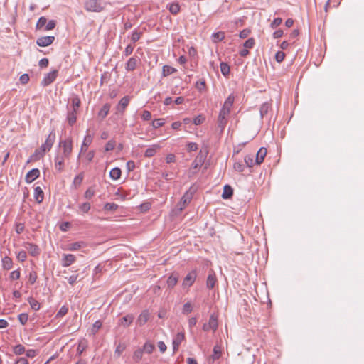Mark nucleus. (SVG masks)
<instances>
[{
	"mask_svg": "<svg viewBox=\"0 0 364 364\" xmlns=\"http://www.w3.org/2000/svg\"><path fill=\"white\" fill-rule=\"evenodd\" d=\"M47 23V18L44 16L41 17L37 23H36V28H41L43 26L46 25Z\"/></svg>",
	"mask_w": 364,
	"mask_h": 364,
	"instance_id": "680f3d73",
	"label": "nucleus"
},
{
	"mask_svg": "<svg viewBox=\"0 0 364 364\" xmlns=\"http://www.w3.org/2000/svg\"><path fill=\"white\" fill-rule=\"evenodd\" d=\"M55 137V133L54 130H52L47 136L45 142L41 146L43 149H45L46 151H49L51 149L53 145L54 144Z\"/></svg>",
	"mask_w": 364,
	"mask_h": 364,
	"instance_id": "423d86ee",
	"label": "nucleus"
},
{
	"mask_svg": "<svg viewBox=\"0 0 364 364\" xmlns=\"http://www.w3.org/2000/svg\"><path fill=\"white\" fill-rule=\"evenodd\" d=\"M254 156L253 155H247L245 157V162L248 167H252L253 165L255 164V161L253 160Z\"/></svg>",
	"mask_w": 364,
	"mask_h": 364,
	"instance_id": "09e8293b",
	"label": "nucleus"
},
{
	"mask_svg": "<svg viewBox=\"0 0 364 364\" xmlns=\"http://www.w3.org/2000/svg\"><path fill=\"white\" fill-rule=\"evenodd\" d=\"M92 138L90 135H87L85 136L82 144L81 145L80 152L79 156L81 154V153L86 151L87 150L90 144L92 143Z\"/></svg>",
	"mask_w": 364,
	"mask_h": 364,
	"instance_id": "393cba45",
	"label": "nucleus"
},
{
	"mask_svg": "<svg viewBox=\"0 0 364 364\" xmlns=\"http://www.w3.org/2000/svg\"><path fill=\"white\" fill-rule=\"evenodd\" d=\"M133 321L134 316L132 314H127L119 320V325L124 327H127L133 322Z\"/></svg>",
	"mask_w": 364,
	"mask_h": 364,
	"instance_id": "a878e982",
	"label": "nucleus"
},
{
	"mask_svg": "<svg viewBox=\"0 0 364 364\" xmlns=\"http://www.w3.org/2000/svg\"><path fill=\"white\" fill-rule=\"evenodd\" d=\"M84 245L83 242H76L68 245L67 250L70 251H75L80 249Z\"/></svg>",
	"mask_w": 364,
	"mask_h": 364,
	"instance_id": "4c0bfd02",
	"label": "nucleus"
},
{
	"mask_svg": "<svg viewBox=\"0 0 364 364\" xmlns=\"http://www.w3.org/2000/svg\"><path fill=\"white\" fill-rule=\"evenodd\" d=\"M68 312V308L66 306H63L56 314V318H60L66 315Z\"/></svg>",
	"mask_w": 364,
	"mask_h": 364,
	"instance_id": "de8ad7c7",
	"label": "nucleus"
},
{
	"mask_svg": "<svg viewBox=\"0 0 364 364\" xmlns=\"http://www.w3.org/2000/svg\"><path fill=\"white\" fill-rule=\"evenodd\" d=\"M160 148H161V146L159 144H154V145L151 146L150 147H149L146 150V151L144 153V156L146 157H151L156 154V151Z\"/></svg>",
	"mask_w": 364,
	"mask_h": 364,
	"instance_id": "c85d7f7f",
	"label": "nucleus"
},
{
	"mask_svg": "<svg viewBox=\"0 0 364 364\" xmlns=\"http://www.w3.org/2000/svg\"><path fill=\"white\" fill-rule=\"evenodd\" d=\"M197 274L196 270H193L187 274L183 279L182 282V287L183 288H189L191 287L196 281Z\"/></svg>",
	"mask_w": 364,
	"mask_h": 364,
	"instance_id": "20e7f679",
	"label": "nucleus"
},
{
	"mask_svg": "<svg viewBox=\"0 0 364 364\" xmlns=\"http://www.w3.org/2000/svg\"><path fill=\"white\" fill-rule=\"evenodd\" d=\"M106 5L107 2L102 0H87L84 4V8L88 12L100 13L105 9Z\"/></svg>",
	"mask_w": 364,
	"mask_h": 364,
	"instance_id": "f257e3e1",
	"label": "nucleus"
},
{
	"mask_svg": "<svg viewBox=\"0 0 364 364\" xmlns=\"http://www.w3.org/2000/svg\"><path fill=\"white\" fill-rule=\"evenodd\" d=\"M149 318V313L147 310H144L138 316L136 324L139 326H144Z\"/></svg>",
	"mask_w": 364,
	"mask_h": 364,
	"instance_id": "a211bd4d",
	"label": "nucleus"
},
{
	"mask_svg": "<svg viewBox=\"0 0 364 364\" xmlns=\"http://www.w3.org/2000/svg\"><path fill=\"white\" fill-rule=\"evenodd\" d=\"M46 153L45 149H43L41 146L39 149L35 150L34 153L31 155L29 159L27 161V164L31 161H37L42 159Z\"/></svg>",
	"mask_w": 364,
	"mask_h": 364,
	"instance_id": "9d476101",
	"label": "nucleus"
},
{
	"mask_svg": "<svg viewBox=\"0 0 364 364\" xmlns=\"http://www.w3.org/2000/svg\"><path fill=\"white\" fill-rule=\"evenodd\" d=\"M80 100L77 97H74L72 99V107L71 109L78 110L80 106Z\"/></svg>",
	"mask_w": 364,
	"mask_h": 364,
	"instance_id": "49530a36",
	"label": "nucleus"
},
{
	"mask_svg": "<svg viewBox=\"0 0 364 364\" xmlns=\"http://www.w3.org/2000/svg\"><path fill=\"white\" fill-rule=\"evenodd\" d=\"M138 63V59L136 57L130 58L126 63V70L128 71H132L136 69Z\"/></svg>",
	"mask_w": 364,
	"mask_h": 364,
	"instance_id": "4be33fe9",
	"label": "nucleus"
},
{
	"mask_svg": "<svg viewBox=\"0 0 364 364\" xmlns=\"http://www.w3.org/2000/svg\"><path fill=\"white\" fill-rule=\"evenodd\" d=\"M34 198L38 203H41L44 198V193L41 188L37 186L34 189Z\"/></svg>",
	"mask_w": 364,
	"mask_h": 364,
	"instance_id": "bb28decb",
	"label": "nucleus"
},
{
	"mask_svg": "<svg viewBox=\"0 0 364 364\" xmlns=\"http://www.w3.org/2000/svg\"><path fill=\"white\" fill-rule=\"evenodd\" d=\"M40 176V171L38 168H33L28 171L26 176L25 180L26 183H31Z\"/></svg>",
	"mask_w": 364,
	"mask_h": 364,
	"instance_id": "ddd939ff",
	"label": "nucleus"
},
{
	"mask_svg": "<svg viewBox=\"0 0 364 364\" xmlns=\"http://www.w3.org/2000/svg\"><path fill=\"white\" fill-rule=\"evenodd\" d=\"M187 151L188 152L196 151L198 149V145L194 142H189L186 146Z\"/></svg>",
	"mask_w": 364,
	"mask_h": 364,
	"instance_id": "e2e57ef3",
	"label": "nucleus"
},
{
	"mask_svg": "<svg viewBox=\"0 0 364 364\" xmlns=\"http://www.w3.org/2000/svg\"><path fill=\"white\" fill-rule=\"evenodd\" d=\"M168 9L172 14L176 15L180 11V6L178 3H173L170 4Z\"/></svg>",
	"mask_w": 364,
	"mask_h": 364,
	"instance_id": "37998d69",
	"label": "nucleus"
},
{
	"mask_svg": "<svg viewBox=\"0 0 364 364\" xmlns=\"http://www.w3.org/2000/svg\"><path fill=\"white\" fill-rule=\"evenodd\" d=\"M143 353V350H141V348H138L136 350L132 355L133 360L136 363H139L142 359Z\"/></svg>",
	"mask_w": 364,
	"mask_h": 364,
	"instance_id": "e433bc0d",
	"label": "nucleus"
},
{
	"mask_svg": "<svg viewBox=\"0 0 364 364\" xmlns=\"http://www.w3.org/2000/svg\"><path fill=\"white\" fill-rule=\"evenodd\" d=\"M118 208V205L114 203H107L105 205V210L114 211Z\"/></svg>",
	"mask_w": 364,
	"mask_h": 364,
	"instance_id": "864d4df0",
	"label": "nucleus"
},
{
	"mask_svg": "<svg viewBox=\"0 0 364 364\" xmlns=\"http://www.w3.org/2000/svg\"><path fill=\"white\" fill-rule=\"evenodd\" d=\"M235 101V97L232 95H230L225 100L221 109L225 110L230 113L231 108Z\"/></svg>",
	"mask_w": 364,
	"mask_h": 364,
	"instance_id": "aec40b11",
	"label": "nucleus"
},
{
	"mask_svg": "<svg viewBox=\"0 0 364 364\" xmlns=\"http://www.w3.org/2000/svg\"><path fill=\"white\" fill-rule=\"evenodd\" d=\"M57 76H58V70H54L48 73L43 77V79L41 82V85L44 87L50 85L56 79Z\"/></svg>",
	"mask_w": 364,
	"mask_h": 364,
	"instance_id": "1a4fd4ad",
	"label": "nucleus"
},
{
	"mask_svg": "<svg viewBox=\"0 0 364 364\" xmlns=\"http://www.w3.org/2000/svg\"><path fill=\"white\" fill-rule=\"evenodd\" d=\"M177 70L176 68L169 66V65H164L162 68V75L164 77H166L169 75H171L174 73H176Z\"/></svg>",
	"mask_w": 364,
	"mask_h": 364,
	"instance_id": "c9c22d12",
	"label": "nucleus"
},
{
	"mask_svg": "<svg viewBox=\"0 0 364 364\" xmlns=\"http://www.w3.org/2000/svg\"><path fill=\"white\" fill-rule=\"evenodd\" d=\"M154 348H155V346L154 344H152L149 342H146L144 343V345L143 346V348H141V350H143V353L145 352L148 354H151V353H152Z\"/></svg>",
	"mask_w": 364,
	"mask_h": 364,
	"instance_id": "58836bf2",
	"label": "nucleus"
},
{
	"mask_svg": "<svg viewBox=\"0 0 364 364\" xmlns=\"http://www.w3.org/2000/svg\"><path fill=\"white\" fill-rule=\"evenodd\" d=\"M109 109L110 105L107 103L105 104L98 113L99 117L102 119L105 118L109 113Z\"/></svg>",
	"mask_w": 364,
	"mask_h": 364,
	"instance_id": "f704fd0d",
	"label": "nucleus"
},
{
	"mask_svg": "<svg viewBox=\"0 0 364 364\" xmlns=\"http://www.w3.org/2000/svg\"><path fill=\"white\" fill-rule=\"evenodd\" d=\"M229 114L230 112L220 109L218 117V124L221 130H223L225 127L228 123Z\"/></svg>",
	"mask_w": 364,
	"mask_h": 364,
	"instance_id": "0eeeda50",
	"label": "nucleus"
},
{
	"mask_svg": "<svg viewBox=\"0 0 364 364\" xmlns=\"http://www.w3.org/2000/svg\"><path fill=\"white\" fill-rule=\"evenodd\" d=\"M17 259L21 262H24L27 258L26 252L24 250L19 251L16 255Z\"/></svg>",
	"mask_w": 364,
	"mask_h": 364,
	"instance_id": "13d9d810",
	"label": "nucleus"
},
{
	"mask_svg": "<svg viewBox=\"0 0 364 364\" xmlns=\"http://www.w3.org/2000/svg\"><path fill=\"white\" fill-rule=\"evenodd\" d=\"M54 40V36H42L37 39L36 44L41 47H46L51 45Z\"/></svg>",
	"mask_w": 364,
	"mask_h": 364,
	"instance_id": "9b49d317",
	"label": "nucleus"
},
{
	"mask_svg": "<svg viewBox=\"0 0 364 364\" xmlns=\"http://www.w3.org/2000/svg\"><path fill=\"white\" fill-rule=\"evenodd\" d=\"M218 318L214 314H212L209 318L208 323L203 325V330L208 331L211 329L213 331H215L218 328Z\"/></svg>",
	"mask_w": 364,
	"mask_h": 364,
	"instance_id": "39448f33",
	"label": "nucleus"
},
{
	"mask_svg": "<svg viewBox=\"0 0 364 364\" xmlns=\"http://www.w3.org/2000/svg\"><path fill=\"white\" fill-rule=\"evenodd\" d=\"M28 302H29V304L31 305V307L33 310L38 311L40 309L41 304L37 300H36L33 298H29Z\"/></svg>",
	"mask_w": 364,
	"mask_h": 364,
	"instance_id": "c03bdc74",
	"label": "nucleus"
},
{
	"mask_svg": "<svg viewBox=\"0 0 364 364\" xmlns=\"http://www.w3.org/2000/svg\"><path fill=\"white\" fill-rule=\"evenodd\" d=\"M37 277V273L35 271H31L28 275V282L31 284H33L36 282Z\"/></svg>",
	"mask_w": 364,
	"mask_h": 364,
	"instance_id": "3c124183",
	"label": "nucleus"
},
{
	"mask_svg": "<svg viewBox=\"0 0 364 364\" xmlns=\"http://www.w3.org/2000/svg\"><path fill=\"white\" fill-rule=\"evenodd\" d=\"M58 148L60 154H63V157L70 158L73 152V139L71 137H68L65 139H60L58 143Z\"/></svg>",
	"mask_w": 364,
	"mask_h": 364,
	"instance_id": "f03ea898",
	"label": "nucleus"
},
{
	"mask_svg": "<svg viewBox=\"0 0 364 364\" xmlns=\"http://www.w3.org/2000/svg\"><path fill=\"white\" fill-rule=\"evenodd\" d=\"M164 123L165 122L164 119H158L152 122V126L154 129H157L162 127L164 124Z\"/></svg>",
	"mask_w": 364,
	"mask_h": 364,
	"instance_id": "5fc2aeb1",
	"label": "nucleus"
},
{
	"mask_svg": "<svg viewBox=\"0 0 364 364\" xmlns=\"http://www.w3.org/2000/svg\"><path fill=\"white\" fill-rule=\"evenodd\" d=\"M193 309H192V305L191 304V303L189 302H187L186 304H184L183 306V313L184 314H188L189 313H191Z\"/></svg>",
	"mask_w": 364,
	"mask_h": 364,
	"instance_id": "052dcab7",
	"label": "nucleus"
},
{
	"mask_svg": "<svg viewBox=\"0 0 364 364\" xmlns=\"http://www.w3.org/2000/svg\"><path fill=\"white\" fill-rule=\"evenodd\" d=\"M76 260V257L73 254H63L62 259V265L69 267Z\"/></svg>",
	"mask_w": 364,
	"mask_h": 364,
	"instance_id": "2eb2a0df",
	"label": "nucleus"
},
{
	"mask_svg": "<svg viewBox=\"0 0 364 364\" xmlns=\"http://www.w3.org/2000/svg\"><path fill=\"white\" fill-rule=\"evenodd\" d=\"M21 273L19 269L14 270L10 274V279L11 280H17L20 278Z\"/></svg>",
	"mask_w": 364,
	"mask_h": 364,
	"instance_id": "0e129e2a",
	"label": "nucleus"
},
{
	"mask_svg": "<svg viewBox=\"0 0 364 364\" xmlns=\"http://www.w3.org/2000/svg\"><path fill=\"white\" fill-rule=\"evenodd\" d=\"M233 194V189L229 185H225L223 188V192L222 194V197L223 199L230 198Z\"/></svg>",
	"mask_w": 364,
	"mask_h": 364,
	"instance_id": "473e14b6",
	"label": "nucleus"
},
{
	"mask_svg": "<svg viewBox=\"0 0 364 364\" xmlns=\"http://www.w3.org/2000/svg\"><path fill=\"white\" fill-rule=\"evenodd\" d=\"M68 159V157H63L62 154L58 153L54 158L55 169L59 172L63 171L65 166V160Z\"/></svg>",
	"mask_w": 364,
	"mask_h": 364,
	"instance_id": "6e6552de",
	"label": "nucleus"
},
{
	"mask_svg": "<svg viewBox=\"0 0 364 364\" xmlns=\"http://www.w3.org/2000/svg\"><path fill=\"white\" fill-rule=\"evenodd\" d=\"M115 147V141L113 140L109 141L105 147L106 151H112Z\"/></svg>",
	"mask_w": 364,
	"mask_h": 364,
	"instance_id": "338daca9",
	"label": "nucleus"
},
{
	"mask_svg": "<svg viewBox=\"0 0 364 364\" xmlns=\"http://www.w3.org/2000/svg\"><path fill=\"white\" fill-rule=\"evenodd\" d=\"M217 282V278L214 272H211L208 274L206 281V287L208 289H213Z\"/></svg>",
	"mask_w": 364,
	"mask_h": 364,
	"instance_id": "cd10ccee",
	"label": "nucleus"
},
{
	"mask_svg": "<svg viewBox=\"0 0 364 364\" xmlns=\"http://www.w3.org/2000/svg\"><path fill=\"white\" fill-rule=\"evenodd\" d=\"M2 267L6 270H9L13 267V261L11 257L5 256L2 259Z\"/></svg>",
	"mask_w": 364,
	"mask_h": 364,
	"instance_id": "7c9ffc66",
	"label": "nucleus"
},
{
	"mask_svg": "<svg viewBox=\"0 0 364 364\" xmlns=\"http://www.w3.org/2000/svg\"><path fill=\"white\" fill-rule=\"evenodd\" d=\"M235 101V97L232 95H230L225 100L221 109L225 110L230 113L231 108Z\"/></svg>",
	"mask_w": 364,
	"mask_h": 364,
	"instance_id": "6ab92c4d",
	"label": "nucleus"
},
{
	"mask_svg": "<svg viewBox=\"0 0 364 364\" xmlns=\"http://www.w3.org/2000/svg\"><path fill=\"white\" fill-rule=\"evenodd\" d=\"M212 38H213V41L214 43H218V42L221 41L222 40L224 39L225 33L223 32H221V31L217 32V33H214L212 35Z\"/></svg>",
	"mask_w": 364,
	"mask_h": 364,
	"instance_id": "a19ab883",
	"label": "nucleus"
},
{
	"mask_svg": "<svg viewBox=\"0 0 364 364\" xmlns=\"http://www.w3.org/2000/svg\"><path fill=\"white\" fill-rule=\"evenodd\" d=\"M208 154V151L207 147H205L204 149H200L199 153L198 154L196 159V161L199 163V164H203L207 157V155Z\"/></svg>",
	"mask_w": 364,
	"mask_h": 364,
	"instance_id": "5701e85b",
	"label": "nucleus"
},
{
	"mask_svg": "<svg viewBox=\"0 0 364 364\" xmlns=\"http://www.w3.org/2000/svg\"><path fill=\"white\" fill-rule=\"evenodd\" d=\"M255 45V39L253 38H248L243 44L244 47L247 49L252 48Z\"/></svg>",
	"mask_w": 364,
	"mask_h": 364,
	"instance_id": "4d7b16f0",
	"label": "nucleus"
},
{
	"mask_svg": "<svg viewBox=\"0 0 364 364\" xmlns=\"http://www.w3.org/2000/svg\"><path fill=\"white\" fill-rule=\"evenodd\" d=\"M125 346L124 344L119 343L116 349H115V355H117V357L120 356V355L123 353V351L125 350Z\"/></svg>",
	"mask_w": 364,
	"mask_h": 364,
	"instance_id": "69168bd1",
	"label": "nucleus"
},
{
	"mask_svg": "<svg viewBox=\"0 0 364 364\" xmlns=\"http://www.w3.org/2000/svg\"><path fill=\"white\" fill-rule=\"evenodd\" d=\"M83 180V174L81 173L76 176L73 180V185L77 187L81 185Z\"/></svg>",
	"mask_w": 364,
	"mask_h": 364,
	"instance_id": "8fccbe9b",
	"label": "nucleus"
},
{
	"mask_svg": "<svg viewBox=\"0 0 364 364\" xmlns=\"http://www.w3.org/2000/svg\"><path fill=\"white\" fill-rule=\"evenodd\" d=\"M196 87L199 91H203L205 89V81L204 80H200L196 83Z\"/></svg>",
	"mask_w": 364,
	"mask_h": 364,
	"instance_id": "bf43d9fd",
	"label": "nucleus"
},
{
	"mask_svg": "<svg viewBox=\"0 0 364 364\" xmlns=\"http://www.w3.org/2000/svg\"><path fill=\"white\" fill-rule=\"evenodd\" d=\"M267 151L264 147H261L255 156V164L257 165L261 164L267 155Z\"/></svg>",
	"mask_w": 364,
	"mask_h": 364,
	"instance_id": "dca6fc26",
	"label": "nucleus"
},
{
	"mask_svg": "<svg viewBox=\"0 0 364 364\" xmlns=\"http://www.w3.org/2000/svg\"><path fill=\"white\" fill-rule=\"evenodd\" d=\"M26 352L25 347L21 344H18L13 348V353L15 355H22Z\"/></svg>",
	"mask_w": 364,
	"mask_h": 364,
	"instance_id": "ea45409f",
	"label": "nucleus"
},
{
	"mask_svg": "<svg viewBox=\"0 0 364 364\" xmlns=\"http://www.w3.org/2000/svg\"><path fill=\"white\" fill-rule=\"evenodd\" d=\"M222 355V347L220 345H215L213 348L211 358L213 360H218Z\"/></svg>",
	"mask_w": 364,
	"mask_h": 364,
	"instance_id": "c756f323",
	"label": "nucleus"
},
{
	"mask_svg": "<svg viewBox=\"0 0 364 364\" xmlns=\"http://www.w3.org/2000/svg\"><path fill=\"white\" fill-rule=\"evenodd\" d=\"M184 339L185 334L183 332H179L176 334V336L173 340V348L174 352L178 350L179 346Z\"/></svg>",
	"mask_w": 364,
	"mask_h": 364,
	"instance_id": "4468645a",
	"label": "nucleus"
},
{
	"mask_svg": "<svg viewBox=\"0 0 364 364\" xmlns=\"http://www.w3.org/2000/svg\"><path fill=\"white\" fill-rule=\"evenodd\" d=\"M102 323L100 320L95 321L92 325V327L90 330L91 333L95 335L98 330L102 327Z\"/></svg>",
	"mask_w": 364,
	"mask_h": 364,
	"instance_id": "a18cd8bd",
	"label": "nucleus"
},
{
	"mask_svg": "<svg viewBox=\"0 0 364 364\" xmlns=\"http://www.w3.org/2000/svg\"><path fill=\"white\" fill-rule=\"evenodd\" d=\"M130 101V98L129 96H124L122 97L118 103L117 107V109L118 112L123 113L128 106Z\"/></svg>",
	"mask_w": 364,
	"mask_h": 364,
	"instance_id": "f3484780",
	"label": "nucleus"
},
{
	"mask_svg": "<svg viewBox=\"0 0 364 364\" xmlns=\"http://www.w3.org/2000/svg\"><path fill=\"white\" fill-rule=\"evenodd\" d=\"M194 191L191 188L187 191L182 196L180 202L177 205V208L179 211H182L188 204L191 201L193 196Z\"/></svg>",
	"mask_w": 364,
	"mask_h": 364,
	"instance_id": "7ed1b4c3",
	"label": "nucleus"
},
{
	"mask_svg": "<svg viewBox=\"0 0 364 364\" xmlns=\"http://www.w3.org/2000/svg\"><path fill=\"white\" fill-rule=\"evenodd\" d=\"M178 280V274H172L170 275L166 281L167 286L170 289H173L177 284Z\"/></svg>",
	"mask_w": 364,
	"mask_h": 364,
	"instance_id": "b1692460",
	"label": "nucleus"
},
{
	"mask_svg": "<svg viewBox=\"0 0 364 364\" xmlns=\"http://www.w3.org/2000/svg\"><path fill=\"white\" fill-rule=\"evenodd\" d=\"M220 71L224 76H228L230 74V66L226 63H221L220 65Z\"/></svg>",
	"mask_w": 364,
	"mask_h": 364,
	"instance_id": "79ce46f5",
	"label": "nucleus"
},
{
	"mask_svg": "<svg viewBox=\"0 0 364 364\" xmlns=\"http://www.w3.org/2000/svg\"><path fill=\"white\" fill-rule=\"evenodd\" d=\"M205 119V118L203 115H198L193 119V124L196 125H200L204 122Z\"/></svg>",
	"mask_w": 364,
	"mask_h": 364,
	"instance_id": "6e6d98bb",
	"label": "nucleus"
},
{
	"mask_svg": "<svg viewBox=\"0 0 364 364\" xmlns=\"http://www.w3.org/2000/svg\"><path fill=\"white\" fill-rule=\"evenodd\" d=\"M77 110L70 109L68 110L67 114V120L69 125L73 126L77 120Z\"/></svg>",
	"mask_w": 364,
	"mask_h": 364,
	"instance_id": "412c9836",
	"label": "nucleus"
},
{
	"mask_svg": "<svg viewBox=\"0 0 364 364\" xmlns=\"http://www.w3.org/2000/svg\"><path fill=\"white\" fill-rule=\"evenodd\" d=\"M122 171L119 168L115 167L109 172V176L113 180H117L121 177Z\"/></svg>",
	"mask_w": 364,
	"mask_h": 364,
	"instance_id": "72a5a7b5",
	"label": "nucleus"
},
{
	"mask_svg": "<svg viewBox=\"0 0 364 364\" xmlns=\"http://www.w3.org/2000/svg\"><path fill=\"white\" fill-rule=\"evenodd\" d=\"M25 248L33 257H37L40 255V249L36 244L27 242L25 244Z\"/></svg>",
	"mask_w": 364,
	"mask_h": 364,
	"instance_id": "f8f14e48",
	"label": "nucleus"
},
{
	"mask_svg": "<svg viewBox=\"0 0 364 364\" xmlns=\"http://www.w3.org/2000/svg\"><path fill=\"white\" fill-rule=\"evenodd\" d=\"M285 58V53L282 51H278L275 55V59L278 63H281Z\"/></svg>",
	"mask_w": 364,
	"mask_h": 364,
	"instance_id": "774afa93",
	"label": "nucleus"
},
{
	"mask_svg": "<svg viewBox=\"0 0 364 364\" xmlns=\"http://www.w3.org/2000/svg\"><path fill=\"white\" fill-rule=\"evenodd\" d=\"M272 108V105L270 102H264L263 103L260 107V116L261 118H263L269 112V109Z\"/></svg>",
	"mask_w": 364,
	"mask_h": 364,
	"instance_id": "2f4dec72",
	"label": "nucleus"
},
{
	"mask_svg": "<svg viewBox=\"0 0 364 364\" xmlns=\"http://www.w3.org/2000/svg\"><path fill=\"white\" fill-rule=\"evenodd\" d=\"M18 318L19 322L22 325H25L27 323V321H28V315L27 314H26V313H22V314L18 315Z\"/></svg>",
	"mask_w": 364,
	"mask_h": 364,
	"instance_id": "603ef678",
	"label": "nucleus"
}]
</instances>
